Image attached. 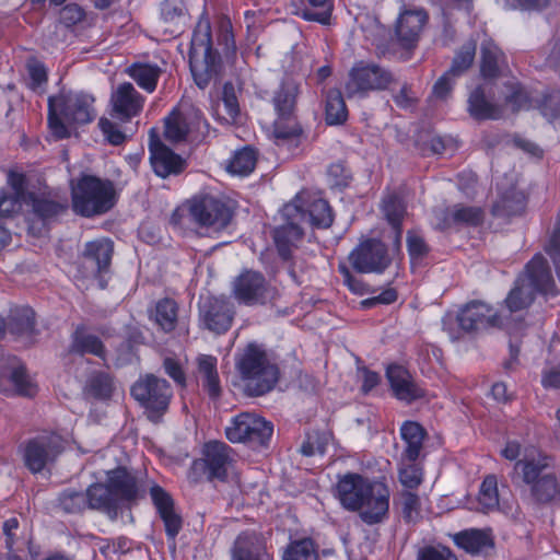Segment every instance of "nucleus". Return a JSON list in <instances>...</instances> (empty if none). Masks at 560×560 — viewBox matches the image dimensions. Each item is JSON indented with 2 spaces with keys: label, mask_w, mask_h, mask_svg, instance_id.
<instances>
[{
  "label": "nucleus",
  "mask_w": 560,
  "mask_h": 560,
  "mask_svg": "<svg viewBox=\"0 0 560 560\" xmlns=\"http://www.w3.org/2000/svg\"><path fill=\"white\" fill-rule=\"evenodd\" d=\"M400 435L405 443L401 459L417 462L422 454L423 441L427 432L421 424L415 421H406L400 428Z\"/></svg>",
  "instance_id": "nucleus-34"
},
{
  "label": "nucleus",
  "mask_w": 560,
  "mask_h": 560,
  "mask_svg": "<svg viewBox=\"0 0 560 560\" xmlns=\"http://www.w3.org/2000/svg\"><path fill=\"white\" fill-rule=\"evenodd\" d=\"M545 250L551 257L560 281V221L555 224Z\"/></svg>",
  "instance_id": "nucleus-63"
},
{
  "label": "nucleus",
  "mask_w": 560,
  "mask_h": 560,
  "mask_svg": "<svg viewBox=\"0 0 560 560\" xmlns=\"http://www.w3.org/2000/svg\"><path fill=\"white\" fill-rule=\"evenodd\" d=\"M428 14L423 9L405 10L396 23V37L401 47L413 48L428 22Z\"/></svg>",
  "instance_id": "nucleus-26"
},
{
  "label": "nucleus",
  "mask_w": 560,
  "mask_h": 560,
  "mask_svg": "<svg viewBox=\"0 0 560 560\" xmlns=\"http://www.w3.org/2000/svg\"><path fill=\"white\" fill-rule=\"evenodd\" d=\"M508 68L504 52L492 40L481 44L480 72L485 79H495Z\"/></svg>",
  "instance_id": "nucleus-35"
},
{
  "label": "nucleus",
  "mask_w": 560,
  "mask_h": 560,
  "mask_svg": "<svg viewBox=\"0 0 560 560\" xmlns=\"http://www.w3.org/2000/svg\"><path fill=\"white\" fill-rule=\"evenodd\" d=\"M162 69L155 63L133 62L126 69V73L145 92L155 91Z\"/></svg>",
  "instance_id": "nucleus-39"
},
{
  "label": "nucleus",
  "mask_w": 560,
  "mask_h": 560,
  "mask_svg": "<svg viewBox=\"0 0 560 560\" xmlns=\"http://www.w3.org/2000/svg\"><path fill=\"white\" fill-rule=\"evenodd\" d=\"M455 79V60L450 66L448 70L441 75L432 88L431 97L436 101H445L451 96L453 89V81Z\"/></svg>",
  "instance_id": "nucleus-54"
},
{
  "label": "nucleus",
  "mask_w": 560,
  "mask_h": 560,
  "mask_svg": "<svg viewBox=\"0 0 560 560\" xmlns=\"http://www.w3.org/2000/svg\"><path fill=\"white\" fill-rule=\"evenodd\" d=\"M407 248L412 260H421L429 253V246L423 236L416 230L407 232Z\"/></svg>",
  "instance_id": "nucleus-60"
},
{
  "label": "nucleus",
  "mask_w": 560,
  "mask_h": 560,
  "mask_svg": "<svg viewBox=\"0 0 560 560\" xmlns=\"http://www.w3.org/2000/svg\"><path fill=\"white\" fill-rule=\"evenodd\" d=\"M94 97L84 92H61L48 98V126L58 139L69 138L70 125L91 122L95 116Z\"/></svg>",
  "instance_id": "nucleus-4"
},
{
  "label": "nucleus",
  "mask_w": 560,
  "mask_h": 560,
  "mask_svg": "<svg viewBox=\"0 0 560 560\" xmlns=\"http://www.w3.org/2000/svg\"><path fill=\"white\" fill-rule=\"evenodd\" d=\"M401 513L406 522H416L420 515V499L411 490L400 493Z\"/></svg>",
  "instance_id": "nucleus-56"
},
{
  "label": "nucleus",
  "mask_w": 560,
  "mask_h": 560,
  "mask_svg": "<svg viewBox=\"0 0 560 560\" xmlns=\"http://www.w3.org/2000/svg\"><path fill=\"white\" fill-rule=\"evenodd\" d=\"M234 315L233 304L223 298H208L199 307V317L203 327L218 335L230 329Z\"/></svg>",
  "instance_id": "nucleus-20"
},
{
  "label": "nucleus",
  "mask_w": 560,
  "mask_h": 560,
  "mask_svg": "<svg viewBox=\"0 0 560 560\" xmlns=\"http://www.w3.org/2000/svg\"><path fill=\"white\" fill-rule=\"evenodd\" d=\"M256 165V155L254 150L245 148L235 152L230 161L228 170L230 173L246 176L252 173Z\"/></svg>",
  "instance_id": "nucleus-47"
},
{
  "label": "nucleus",
  "mask_w": 560,
  "mask_h": 560,
  "mask_svg": "<svg viewBox=\"0 0 560 560\" xmlns=\"http://www.w3.org/2000/svg\"><path fill=\"white\" fill-rule=\"evenodd\" d=\"M235 463L236 453L230 445L222 441H209L202 447L201 457L192 462L189 476L195 482L201 478L210 482H225Z\"/></svg>",
  "instance_id": "nucleus-8"
},
{
  "label": "nucleus",
  "mask_w": 560,
  "mask_h": 560,
  "mask_svg": "<svg viewBox=\"0 0 560 560\" xmlns=\"http://www.w3.org/2000/svg\"><path fill=\"white\" fill-rule=\"evenodd\" d=\"M337 494L341 505L358 512L366 525L381 524L388 518L390 491L382 480L347 474L337 483Z\"/></svg>",
  "instance_id": "nucleus-1"
},
{
  "label": "nucleus",
  "mask_w": 560,
  "mask_h": 560,
  "mask_svg": "<svg viewBox=\"0 0 560 560\" xmlns=\"http://www.w3.org/2000/svg\"><path fill=\"white\" fill-rule=\"evenodd\" d=\"M28 199L33 214L44 223L58 219L69 207L67 196L59 191L32 192Z\"/></svg>",
  "instance_id": "nucleus-25"
},
{
  "label": "nucleus",
  "mask_w": 560,
  "mask_h": 560,
  "mask_svg": "<svg viewBox=\"0 0 560 560\" xmlns=\"http://www.w3.org/2000/svg\"><path fill=\"white\" fill-rule=\"evenodd\" d=\"M149 152L152 168L162 178L178 175L186 167V161L166 147L153 130L150 132Z\"/></svg>",
  "instance_id": "nucleus-21"
},
{
  "label": "nucleus",
  "mask_w": 560,
  "mask_h": 560,
  "mask_svg": "<svg viewBox=\"0 0 560 560\" xmlns=\"http://www.w3.org/2000/svg\"><path fill=\"white\" fill-rule=\"evenodd\" d=\"M58 504L66 513H81L89 509L86 491L67 489L59 494Z\"/></svg>",
  "instance_id": "nucleus-46"
},
{
  "label": "nucleus",
  "mask_w": 560,
  "mask_h": 560,
  "mask_svg": "<svg viewBox=\"0 0 560 560\" xmlns=\"http://www.w3.org/2000/svg\"><path fill=\"white\" fill-rule=\"evenodd\" d=\"M529 287L535 292L544 295H557L558 289L547 259L541 254H536L525 267Z\"/></svg>",
  "instance_id": "nucleus-28"
},
{
  "label": "nucleus",
  "mask_w": 560,
  "mask_h": 560,
  "mask_svg": "<svg viewBox=\"0 0 560 560\" xmlns=\"http://www.w3.org/2000/svg\"><path fill=\"white\" fill-rule=\"evenodd\" d=\"M287 220L288 222L285 224L278 226L273 231V241L279 256L283 260H289L291 258L293 248L298 246V243L304 235L298 220Z\"/></svg>",
  "instance_id": "nucleus-33"
},
{
  "label": "nucleus",
  "mask_w": 560,
  "mask_h": 560,
  "mask_svg": "<svg viewBox=\"0 0 560 560\" xmlns=\"http://www.w3.org/2000/svg\"><path fill=\"white\" fill-rule=\"evenodd\" d=\"M235 368L250 397L269 393L278 383L280 371L261 345L248 343L235 359Z\"/></svg>",
  "instance_id": "nucleus-3"
},
{
  "label": "nucleus",
  "mask_w": 560,
  "mask_h": 560,
  "mask_svg": "<svg viewBox=\"0 0 560 560\" xmlns=\"http://www.w3.org/2000/svg\"><path fill=\"white\" fill-rule=\"evenodd\" d=\"M386 377L394 396L401 401L410 404L425 396V389L415 381L409 371L402 365H389L386 370Z\"/></svg>",
  "instance_id": "nucleus-24"
},
{
  "label": "nucleus",
  "mask_w": 560,
  "mask_h": 560,
  "mask_svg": "<svg viewBox=\"0 0 560 560\" xmlns=\"http://www.w3.org/2000/svg\"><path fill=\"white\" fill-rule=\"evenodd\" d=\"M467 109L476 120L499 119L502 116V108L488 100L485 85H478L471 91Z\"/></svg>",
  "instance_id": "nucleus-37"
},
{
  "label": "nucleus",
  "mask_w": 560,
  "mask_h": 560,
  "mask_svg": "<svg viewBox=\"0 0 560 560\" xmlns=\"http://www.w3.org/2000/svg\"><path fill=\"white\" fill-rule=\"evenodd\" d=\"M284 560H318V553L312 539L293 541L283 555Z\"/></svg>",
  "instance_id": "nucleus-48"
},
{
  "label": "nucleus",
  "mask_w": 560,
  "mask_h": 560,
  "mask_svg": "<svg viewBox=\"0 0 560 560\" xmlns=\"http://www.w3.org/2000/svg\"><path fill=\"white\" fill-rule=\"evenodd\" d=\"M35 313L28 306L11 308L7 329L13 335L32 336L35 332Z\"/></svg>",
  "instance_id": "nucleus-41"
},
{
  "label": "nucleus",
  "mask_w": 560,
  "mask_h": 560,
  "mask_svg": "<svg viewBox=\"0 0 560 560\" xmlns=\"http://www.w3.org/2000/svg\"><path fill=\"white\" fill-rule=\"evenodd\" d=\"M330 434L327 432L314 431L306 435L305 441L301 445V453L304 456L323 455L329 443Z\"/></svg>",
  "instance_id": "nucleus-51"
},
{
  "label": "nucleus",
  "mask_w": 560,
  "mask_h": 560,
  "mask_svg": "<svg viewBox=\"0 0 560 560\" xmlns=\"http://www.w3.org/2000/svg\"><path fill=\"white\" fill-rule=\"evenodd\" d=\"M299 94V83L289 77L284 78L273 92L271 103L276 119L272 124V135L277 147L291 150L301 143L303 128L296 115Z\"/></svg>",
  "instance_id": "nucleus-2"
},
{
  "label": "nucleus",
  "mask_w": 560,
  "mask_h": 560,
  "mask_svg": "<svg viewBox=\"0 0 560 560\" xmlns=\"http://www.w3.org/2000/svg\"><path fill=\"white\" fill-rule=\"evenodd\" d=\"M398 83V78L390 70L375 63L358 61L350 69L345 84L346 95L365 97L371 92L388 90Z\"/></svg>",
  "instance_id": "nucleus-10"
},
{
  "label": "nucleus",
  "mask_w": 560,
  "mask_h": 560,
  "mask_svg": "<svg viewBox=\"0 0 560 560\" xmlns=\"http://www.w3.org/2000/svg\"><path fill=\"white\" fill-rule=\"evenodd\" d=\"M63 440L57 433H45L30 439L23 446V460L33 474L40 472L63 452Z\"/></svg>",
  "instance_id": "nucleus-16"
},
{
  "label": "nucleus",
  "mask_w": 560,
  "mask_h": 560,
  "mask_svg": "<svg viewBox=\"0 0 560 560\" xmlns=\"http://www.w3.org/2000/svg\"><path fill=\"white\" fill-rule=\"evenodd\" d=\"M28 200L18 195V192L2 191L0 195V215L11 217L18 213L23 203L28 205Z\"/></svg>",
  "instance_id": "nucleus-58"
},
{
  "label": "nucleus",
  "mask_w": 560,
  "mask_h": 560,
  "mask_svg": "<svg viewBox=\"0 0 560 560\" xmlns=\"http://www.w3.org/2000/svg\"><path fill=\"white\" fill-rule=\"evenodd\" d=\"M497 198L491 207V214L499 219L510 220L522 215L527 206V196L517 187L513 176L504 175L497 184Z\"/></svg>",
  "instance_id": "nucleus-17"
},
{
  "label": "nucleus",
  "mask_w": 560,
  "mask_h": 560,
  "mask_svg": "<svg viewBox=\"0 0 560 560\" xmlns=\"http://www.w3.org/2000/svg\"><path fill=\"white\" fill-rule=\"evenodd\" d=\"M115 195L114 184L109 179L83 175L72 185L73 211L86 218L103 214L114 207Z\"/></svg>",
  "instance_id": "nucleus-7"
},
{
  "label": "nucleus",
  "mask_w": 560,
  "mask_h": 560,
  "mask_svg": "<svg viewBox=\"0 0 560 560\" xmlns=\"http://www.w3.org/2000/svg\"><path fill=\"white\" fill-rule=\"evenodd\" d=\"M106 480L122 511L130 510L144 497L140 479L125 467L107 471Z\"/></svg>",
  "instance_id": "nucleus-19"
},
{
  "label": "nucleus",
  "mask_w": 560,
  "mask_h": 560,
  "mask_svg": "<svg viewBox=\"0 0 560 560\" xmlns=\"http://www.w3.org/2000/svg\"><path fill=\"white\" fill-rule=\"evenodd\" d=\"M273 424L254 412H241L225 428V436L232 443H244L257 450L268 445Z\"/></svg>",
  "instance_id": "nucleus-12"
},
{
  "label": "nucleus",
  "mask_w": 560,
  "mask_h": 560,
  "mask_svg": "<svg viewBox=\"0 0 560 560\" xmlns=\"http://www.w3.org/2000/svg\"><path fill=\"white\" fill-rule=\"evenodd\" d=\"M114 254V243L109 238L89 242L82 254L83 267L88 275L100 277L108 271Z\"/></svg>",
  "instance_id": "nucleus-27"
},
{
  "label": "nucleus",
  "mask_w": 560,
  "mask_h": 560,
  "mask_svg": "<svg viewBox=\"0 0 560 560\" xmlns=\"http://www.w3.org/2000/svg\"><path fill=\"white\" fill-rule=\"evenodd\" d=\"M485 212L480 207L458 206L457 223H465L469 226H478L483 223Z\"/></svg>",
  "instance_id": "nucleus-61"
},
{
  "label": "nucleus",
  "mask_w": 560,
  "mask_h": 560,
  "mask_svg": "<svg viewBox=\"0 0 560 560\" xmlns=\"http://www.w3.org/2000/svg\"><path fill=\"white\" fill-rule=\"evenodd\" d=\"M114 389L112 377L103 372L92 374L85 385V393L96 399H107Z\"/></svg>",
  "instance_id": "nucleus-45"
},
{
  "label": "nucleus",
  "mask_w": 560,
  "mask_h": 560,
  "mask_svg": "<svg viewBox=\"0 0 560 560\" xmlns=\"http://www.w3.org/2000/svg\"><path fill=\"white\" fill-rule=\"evenodd\" d=\"M478 504V509L483 513H489L499 508L498 480L494 475H488L481 482Z\"/></svg>",
  "instance_id": "nucleus-44"
},
{
  "label": "nucleus",
  "mask_w": 560,
  "mask_h": 560,
  "mask_svg": "<svg viewBox=\"0 0 560 560\" xmlns=\"http://www.w3.org/2000/svg\"><path fill=\"white\" fill-rule=\"evenodd\" d=\"M218 45L222 46L228 62H233L236 57V46L232 25L229 20L221 21L217 35Z\"/></svg>",
  "instance_id": "nucleus-50"
},
{
  "label": "nucleus",
  "mask_w": 560,
  "mask_h": 560,
  "mask_svg": "<svg viewBox=\"0 0 560 560\" xmlns=\"http://www.w3.org/2000/svg\"><path fill=\"white\" fill-rule=\"evenodd\" d=\"M222 104L226 116L222 119L226 124H233L240 115V105L236 96V91L231 82H226L222 90Z\"/></svg>",
  "instance_id": "nucleus-53"
},
{
  "label": "nucleus",
  "mask_w": 560,
  "mask_h": 560,
  "mask_svg": "<svg viewBox=\"0 0 560 560\" xmlns=\"http://www.w3.org/2000/svg\"><path fill=\"white\" fill-rule=\"evenodd\" d=\"M232 560H271L261 536L254 532L241 533L232 549Z\"/></svg>",
  "instance_id": "nucleus-31"
},
{
  "label": "nucleus",
  "mask_w": 560,
  "mask_h": 560,
  "mask_svg": "<svg viewBox=\"0 0 560 560\" xmlns=\"http://www.w3.org/2000/svg\"><path fill=\"white\" fill-rule=\"evenodd\" d=\"M338 271L342 276L343 283L352 293L358 295L375 293V290L372 287L365 283L362 279L354 277L346 265L340 264L338 266Z\"/></svg>",
  "instance_id": "nucleus-57"
},
{
  "label": "nucleus",
  "mask_w": 560,
  "mask_h": 560,
  "mask_svg": "<svg viewBox=\"0 0 560 560\" xmlns=\"http://www.w3.org/2000/svg\"><path fill=\"white\" fill-rule=\"evenodd\" d=\"M10 378L20 395L33 397L36 394V386L23 365L13 368Z\"/></svg>",
  "instance_id": "nucleus-55"
},
{
  "label": "nucleus",
  "mask_w": 560,
  "mask_h": 560,
  "mask_svg": "<svg viewBox=\"0 0 560 560\" xmlns=\"http://www.w3.org/2000/svg\"><path fill=\"white\" fill-rule=\"evenodd\" d=\"M335 0H300L301 16L323 25L329 24Z\"/></svg>",
  "instance_id": "nucleus-43"
},
{
  "label": "nucleus",
  "mask_w": 560,
  "mask_h": 560,
  "mask_svg": "<svg viewBox=\"0 0 560 560\" xmlns=\"http://www.w3.org/2000/svg\"><path fill=\"white\" fill-rule=\"evenodd\" d=\"M348 119V108L342 93L338 89L329 90L325 100V121L329 126H338Z\"/></svg>",
  "instance_id": "nucleus-42"
},
{
  "label": "nucleus",
  "mask_w": 560,
  "mask_h": 560,
  "mask_svg": "<svg viewBox=\"0 0 560 560\" xmlns=\"http://www.w3.org/2000/svg\"><path fill=\"white\" fill-rule=\"evenodd\" d=\"M188 215L191 223L199 228L221 231L231 223L234 212L228 201L202 195L188 200Z\"/></svg>",
  "instance_id": "nucleus-13"
},
{
  "label": "nucleus",
  "mask_w": 560,
  "mask_h": 560,
  "mask_svg": "<svg viewBox=\"0 0 560 560\" xmlns=\"http://www.w3.org/2000/svg\"><path fill=\"white\" fill-rule=\"evenodd\" d=\"M384 218L393 229V245L399 250L402 238V221L406 215V205L395 192L386 195L381 206Z\"/></svg>",
  "instance_id": "nucleus-32"
},
{
  "label": "nucleus",
  "mask_w": 560,
  "mask_h": 560,
  "mask_svg": "<svg viewBox=\"0 0 560 560\" xmlns=\"http://www.w3.org/2000/svg\"><path fill=\"white\" fill-rule=\"evenodd\" d=\"M89 509L100 511L110 521H116L122 512L108 482L93 483L86 489Z\"/></svg>",
  "instance_id": "nucleus-30"
},
{
  "label": "nucleus",
  "mask_w": 560,
  "mask_h": 560,
  "mask_svg": "<svg viewBox=\"0 0 560 560\" xmlns=\"http://www.w3.org/2000/svg\"><path fill=\"white\" fill-rule=\"evenodd\" d=\"M131 396L144 408L151 421H158L167 410L173 397L171 384L154 374H145L131 386Z\"/></svg>",
  "instance_id": "nucleus-11"
},
{
  "label": "nucleus",
  "mask_w": 560,
  "mask_h": 560,
  "mask_svg": "<svg viewBox=\"0 0 560 560\" xmlns=\"http://www.w3.org/2000/svg\"><path fill=\"white\" fill-rule=\"evenodd\" d=\"M189 66L196 84L206 89L211 81H217L222 71L220 55L212 47L211 24L201 16L192 32Z\"/></svg>",
  "instance_id": "nucleus-5"
},
{
  "label": "nucleus",
  "mask_w": 560,
  "mask_h": 560,
  "mask_svg": "<svg viewBox=\"0 0 560 560\" xmlns=\"http://www.w3.org/2000/svg\"><path fill=\"white\" fill-rule=\"evenodd\" d=\"M150 318L153 319L164 332H171L177 325L178 304L173 299L163 298L155 303Z\"/></svg>",
  "instance_id": "nucleus-40"
},
{
  "label": "nucleus",
  "mask_w": 560,
  "mask_h": 560,
  "mask_svg": "<svg viewBox=\"0 0 560 560\" xmlns=\"http://www.w3.org/2000/svg\"><path fill=\"white\" fill-rule=\"evenodd\" d=\"M349 260L360 273H382L392 264L386 245L374 238L362 242L351 252Z\"/></svg>",
  "instance_id": "nucleus-18"
},
{
  "label": "nucleus",
  "mask_w": 560,
  "mask_h": 560,
  "mask_svg": "<svg viewBox=\"0 0 560 560\" xmlns=\"http://www.w3.org/2000/svg\"><path fill=\"white\" fill-rule=\"evenodd\" d=\"M457 324L465 331H476L499 326L500 317L490 305L471 301L460 308L457 314Z\"/></svg>",
  "instance_id": "nucleus-23"
},
{
  "label": "nucleus",
  "mask_w": 560,
  "mask_h": 560,
  "mask_svg": "<svg viewBox=\"0 0 560 560\" xmlns=\"http://www.w3.org/2000/svg\"><path fill=\"white\" fill-rule=\"evenodd\" d=\"M144 96L141 95L132 83L119 84L110 95L112 116L120 121H130L140 115L144 106Z\"/></svg>",
  "instance_id": "nucleus-22"
},
{
  "label": "nucleus",
  "mask_w": 560,
  "mask_h": 560,
  "mask_svg": "<svg viewBox=\"0 0 560 560\" xmlns=\"http://www.w3.org/2000/svg\"><path fill=\"white\" fill-rule=\"evenodd\" d=\"M210 132V125L202 112L189 102L180 103L164 120V137L172 143L183 142L187 138L203 141Z\"/></svg>",
  "instance_id": "nucleus-9"
},
{
  "label": "nucleus",
  "mask_w": 560,
  "mask_h": 560,
  "mask_svg": "<svg viewBox=\"0 0 560 560\" xmlns=\"http://www.w3.org/2000/svg\"><path fill=\"white\" fill-rule=\"evenodd\" d=\"M452 550L444 546H425L418 552L417 560H451Z\"/></svg>",
  "instance_id": "nucleus-64"
},
{
  "label": "nucleus",
  "mask_w": 560,
  "mask_h": 560,
  "mask_svg": "<svg viewBox=\"0 0 560 560\" xmlns=\"http://www.w3.org/2000/svg\"><path fill=\"white\" fill-rule=\"evenodd\" d=\"M233 298L246 306L265 305L277 294L266 277L256 270L245 269L232 281Z\"/></svg>",
  "instance_id": "nucleus-14"
},
{
  "label": "nucleus",
  "mask_w": 560,
  "mask_h": 560,
  "mask_svg": "<svg viewBox=\"0 0 560 560\" xmlns=\"http://www.w3.org/2000/svg\"><path fill=\"white\" fill-rule=\"evenodd\" d=\"M540 110L549 120L560 117V91L545 94L540 102Z\"/></svg>",
  "instance_id": "nucleus-62"
},
{
  "label": "nucleus",
  "mask_w": 560,
  "mask_h": 560,
  "mask_svg": "<svg viewBox=\"0 0 560 560\" xmlns=\"http://www.w3.org/2000/svg\"><path fill=\"white\" fill-rule=\"evenodd\" d=\"M494 540L491 528H468L457 532V547L472 556L493 548Z\"/></svg>",
  "instance_id": "nucleus-36"
},
{
  "label": "nucleus",
  "mask_w": 560,
  "mask_h": 560,
  "mask_svg": "<svg viewBox=\"0 0 560 560\" xmlns=\"http://www.w3.org/2000/svg\"><path fill=\"white\" fill-rule=\"evenodd\" d=\"M398 477L400 483L407 490L417 489L423 480L422 468L417 462H405L401 459Z\"/></svg>",
  "instance_id": "nucleus-49"
},
{
  "label": "nucleus",
  "mask_w": 560,
  "mask_h": 560,
  "mask_svg": "<svg viewBox=\"0 0 560 560\" xmlns=\"http://www.w3.org/2000/svg\"><path fill=\"white\" fill-rule=\"evenodd\" d=\"M327 176L331 186L346 188L352 180L351 171L342 162L331 163L327 170Z\"/></svg>",
  "instance_id": "nucleus-59"
},
{
  "label": "nucleus",
  "mask_w": 560,
  "mask_h": 560,
  "mask_svg": "<svg viewBox=\"0 0 560 560\" xmlns=\"http://www.w3.org/2000/svg\"><path fill=\"white\" fill-rule=\"evenodd\" d=\"M285 219H295L299 223H308L317 229H327L331 225L332 211L329 203L322 198L308 194H300L283 208Z\"/></svg>",
  "instance_id": "nucleus-15"
},
{
  "label": "nucleus",
  "mask_w": 560,
  "mask_h": 560,
  "mask_svg": "<svg viewBox=\"0 0 560 560\" xmlns=\"http://www.w3.org/2000/svg\"><path fill=\"white\" fill-rule=\"evenodd\" d=\"M533 301V292L517 282L506 296L505 304L511 312H518L528 307Z\"/></svg>",
  "instance_id": "nucleus-52"
},
{
  "label": "nucleus",
  "mask_w": 560,
  "mask_h": 560,
  "mask_svg": "<svg viewBox=\"0 0 560 560\" xmlns=\"http://www.w3.org/2000/svg\"><path fill=\"white\" fill-rule=\"evenodd\" d=\"M197 381L209 399L217 402L222 396V386L218 373V359L210 354H199L196 359Z\"/></svg>",
  "instance_id": "nucleus-29"
},
{
  "label": "nucleus",
  "mask_w": 560,
  "mask_h": 560,
  "mask_svg": "<svg viewBox=\"0 0 560 560\" xmlns=\"http://www.w3.org/2000/svg\"><path fill=\"white\" fill-rule=\"evenodd\" d=\"M514 474L529 487L530 499L537 504H550L560 501V481L550 463V457L518 459L514 464Z\"/></svg>",
  "instance_id": "nucleus-6"
},
{
  "label": "nucleus",
  "mask_w": 560,
  "mask_h": 560,
  "mask_svg": "<svg viewBox=\"0 0 560 560\" xmlns=\"http://www.w3.org/2000/svg\"><path fill=\"white\" fill-rule=\"evenodd\" d=\"M70 352L104 358L105 346L97 336L88 332L84 326H78L71 337Z\"/></svg>",
  "instance_id": "nucleus-38"
}]
</instances>
